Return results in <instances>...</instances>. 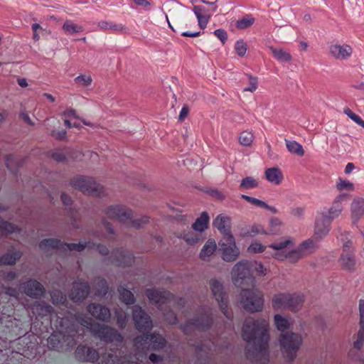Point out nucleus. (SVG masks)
Returning a JSON list of instances; mask_svg holds the SVG:
<instances>
[{
	"label": "nucleus",
	"mask_w": 364,
	"mask_h": 364,
	"mask_svg": "<svg viewBox=\"0 0 364 364\" xmlns=\"http://www.w3.org/2000/svg\"><path fill=\"white\" fill-rule=\"evenodd\" d=\"M249 78V87L244 88V91L245 92H254L257 89V77H254L251 75H247Z\"/></svg>",
	"instance_id": "57"
},
{
	"label": "nucleus",
	"mask_w": 364,
	"mask_h": 364,
	"mask_svg": "<svg viewBox=\"0 0 364 364\" xmlns=\"http://www.w3.org/2000/svg\"><path fill=\"white\" fill-rule=\"evenodd\" d=\"M108 285L105 279H100L97 282L96 292L97 296H104L107 294Z\"/></svg>",
	"instance_id": "50"
},
{
	"label": "nucleus",
	"mask_w": 364,
	"mask_h": 364,
	"mask_svg": "<svg viewBox=\"0 0 364 364\" xmlns=\"http://www.w3.org/2000/svg\"><path fill=\"white\" fill-rule=\"evenodd\" d=\"M21 287L23 292L32 299H40L46 292V289L41 283L33 279H29L21 284Z\"/></svg>",
	"instance_id": "17"
},
{
	"label": "nucleus",
	"mask_w": 364,
	"mask_h": 364,
	"mask_svg": "<svg viewBox=\"0 0 364 364\" xmlns=\"http://www.w3.org/2000/svg\"><path fill=\"white\" fill-rule=\"evenodd\" d=\"M75 82L80 85L87 87L91 85L92 79L90 75H80L75 78Z\"/></svg>",
	"instance_id": "55"
},
{
	"label": "nucleus",
	"mask_w": 364,
	"mask_h": 364,
	"mask_svg": "<svg viewBox=\"0 0 364 364\" xmlns=\"http://www.w3.org/2000/svg\"><path fill=\"white\" fill-rule=\"evenodd\" d=\"M22 256V253L19 250H15L12 253H7L0 257V266L1 265H14L16 261Z\"/></svg>",
	"instance_id": "33"
},
{
	"label": "nucleus",
	"mask_w": 364,
	"mask_h": 364,
	"mask_svg": "<svg viewBox=\"0 0 364 364\" xmlns=\"http://www.w3.org/2000/svg\"><path fill=\"white\" fill-rule=\"evenodd\" d=\"M114 314L117 320V326L121 329L125 328L127 324V314L119 309H116L114 311Z\"/></svg>",
	"instance_id": "49"
},
{
	"label": "nucleus",
	"mask_w": 364,
	"mask_h": 364,
	"mask_svg": "<svg viewBox=\"0 0 364 364\" xmlns=\"http://www.w3.org/2000/svg\"><path fill=\"white\" fill-rule=\"evenodd\" d=\"M17 230H18V228L16 225L7 221H4L0 218V236H4L8 234L16 232Z\"/></svg>",
	"instance_id": "43"
},
{
	"label": "nucleus",
	"mask_w": 364,
	"mask_h": 364,
	"mask_svg": "<svg viewBox=\"0 0 364 364\" xmlns=\"http://www.w3.org/2000/svg\"><path fill=\"white\" fill-rule=\"evenodd\" d=\"M90 291L89 283L83 279H79L73 284L70 299L75 303L81 302L88 296Z\"/></svg>",
	"instance_id": "16"
},
{
	"label": "nucleus",
	"mask_w": 364,
	"mask_h": 364,
	"mask_svg": "<svg viewBox=\"0 0 364 364\" xmlns=\"http://www.w3.org/2000/svg\"><path fill=\"white\" fill-rule=\"evenodd\" d=\"M258 234H267L261 225H254L246 228L242 232V235L245 237H255Z\"/></svg>",
	"instance_id": "44"
},
{
	"label": "nucleus",
	"mask_w": 364,
	"mask_h": 364,
	"mask_svg": "<svg viewBox=\"0 0 364 364\" xmlns=\"http://www.w3.org/2000/svg\"><path fill=\"white\" fill-rule=\"evenodd\" d=\"M267 180L272 184L279 185L283 179L282 171L277 167L269 168L265 171Z\"/></svg>",
	"instance_id": "31"
},
{
	"label": "nucleus",
	"mask_w": 364,
	"mask_h": 364,
	"mask_svg": "<svg viewBox=\"0 0 364 364\" xmlns=\"http://www.w3.org/2000/svg\"><path fill=\"white\" fill-rule=\"evenodd\" d=\"M97 26L104 31L110 30L116 33H127L129 32V29L126 26L112 21H101L98 23Z\"/></svg>",
	"instance_id": "27"
},
{
	"label": "nucleus",
	"mask_w": 364,
	"mask_h": 364,
	"mask_svg": "<svg viewBox=\"0 0 364 364\" xmlns=\"http://www.w3.org/2000/svg\"><path fill=\"white\" fill-rule=\"evenodd\" d=\"M60 335L52 334L48 338V346L50 349L60 350L63 348V344L60 339Z\"/></svg>",
	"instance_id": "47"
},
{
	"label": "nucleus",
	"mask_w": 364,
	"mask_h": 364,
	"mask_svg": "<svg viewBox=\"0 0 364 364\" xmlns=\"http://www.w3.org/2000/svg\"><path fill=\"white\" fill-rule=\"evenodd\" d=\"M4 293L6 295L14 298L16 299V301H17L18 299L19 293L16 288L11 287H4Z\"/></svg>",
	"instance_id": "61"
},
{
	"label": "nucleus",
	"mask_w": 364,
	"mask_h": 364,
	"mask_svg": "<svg viewBox=\"0 0 364 364\" xmlns=\"http://www.w3.org/2000/svg\"><path fill=\"white\" fill-rule=\"evenodd\" d=\"M120 300L126 304H133L135 302V298L133 293L129 289L120 286L118 288Z\"/></svg>",
	"instance_id": "40"
},
{
	"label": "nucleus",
	"mask_w": 364,
	"mask_h": 364,
	"mask_svg": "<svg viewBox=\"0 0 364 364\" xmlns=\"http://www.w3.org/2000/svg\"><path fill=\"white\" fill-rule=\"evenodd\" d=\"M241 198L257 208L264 209V208L267 207V203L266 202L256 198H253L244 194L241 195Z\"/></svg>",
	"instance_id": "51"
},
{
	"label": "nucleus",
	"mask_w": 364,
	"mask_h": 364,
	"mask_svg": "<svg viewBox=\"0 0 364 364\" xmlns=\"http://www.w3.org/2000/svg\"><path fill=\"white\" fill-rule=\"evenodd\" d=\"M320 241L317 240L315 237H312L311 238L304 241L298 247L299 250L301 252L304 256L311 254L314 252L318 247V242Z\"/></svg>",
	"instance_id": "30"
},
{
	"label": "nucleus",
	"mask_w": 364,
	"mask_h": 364,
	"mask_svg": "<svg viewBox=\"0 0 364 364\" xmlns=\"http://www.w3.org/2000/svg\"><path fill=\"white\" fill-rule=\"evenodd\" d=\"M132 318L135 328L139 332L151 331L153 328V323L151 317L139 305L132 308Z\"/></svg>",
	"instance_id": "11"
},
{
	"label": "nucleus",
	"mask_w": 364,
	"mask_h": 364,
	"mask_svg": "<svg viewBox=\"0 0 364 364\" xmlns=\"http://www.w3.org/2000/svg\"><path fill=\"white\" fill-rule=\"evenodd\" d=\"M235 49L239 56L243 57L247 51V45L243 41H237L235 43Z\"/></svg>",
	"instance_id": "58"
},
{
	"label": "nucleus",
	"mask_w": 364,
	"mask_h": 364,
	"mask_svg": "<svg viewBox=\"0 0 364 364\" xmlns=\"http://www.w3.org/2000/svg\"><path fill=\"white\" fill-rule=\"evenodd\" d=\"M70 184L74 188L80 190L85 194L97 197L104 194L103 186L97 183L93 178L87 176H75L71 180Z\"/></svg>",
	"instance_id": "7"
},
{
	"label": "nucleus",
	"mask_w": 364,
	"mask_h": 364,
	"mask_svg": "<svg viewBox=\"0 0 364 364\" xmlns=\"http://www.w3.org/2000/svg\"><path fill=\"white\" fill-rule=\"evenodd\" d=\"M239 141L243 146H250L253 141L252 134L247 131L241 132L239 136Z\"/></svg>",
	"instance_id": "52"
},
{
	"label": "nucleus",
	"mask_w": 364,
	"mask_h": 364,
	"mask_svg": "<svg viewBox=\"0 0 364 364\" xmlns=\"http://www.w3.org/2000/svg\"><path fill=\"white\" fill-rule=\"evenodd\" d=\"M14 312V305H9L8 306H2L0 307V323H1L2 316L10 317ZM6 360V353L0 350V364Z\"/></svg>",
	"instance_id": "36"
},
{
	"label": "nucleus",
	"mask_w": 364,
	"mask_h": 364,
	"mask_svg": "<svg viewBox=\"0 0 364 364\" xmlns=\"http://www.w3.org/2000/svg\"><path fill=\"white\" fill-rule=\"evenodd\" d=\"M63 116L66 118H74V119H80L78 114H77L76 111L73 108H68L66 109L63 113Z\"/></svg>",
	"instance_id": "63"
},
{
	"label": "nucleus",
	"mask_w": 364,
	"mask_h": 364,
	"mask_svg": "<svg viewBox=\"0 0 364 364\" xmlns=\"http://www.w3.org/2000/svg\"><path fill=\"white\" fill-rule=\"evenodd\" d=\"M291 243V240H284L269 245V247L274 250L271 256L278 260L287 259L290 263L297 262L304 255L298 247L287 252L285 248Z\"/></svg>",
	"instance_id": "8"
},
{
	"label": "nucleus",
	"mask_w": 364,
	"mask_h": 364,
	"mask_svg": "<svg viewBox=\"0 0 364 364\" xmlns=\"http://www.w3.org/2000/svg\"><path fill=\"white\" fill-rule=\"evenodd\" d=\"M51 301L53 304H62L67 306L66 296L60 290H53L50 293Z\"/></svg>",
	"instance_id": "45"
},
{
	"label": "nucleus",
	"mask_w": 364,
	"mask_h": 364,
	"mask_svg": "<svg viewBox=\"0 0 364 364\" xmlns=\"http://www.w3.org/2000/svg\"><path fill=\"white\" fill-rule=\"evenodd\" d=\"M331 225V223L326 220L325 218L321 215V217L316 220L314 237H315L317 240L321 241L329 232Z\"/></svg>",
	"instance_id": "25"
},
{
	"label": "nucleus",
	"mask_w": 364,
	"mask_h": 364,
	"mask_svg": "<svg viewBox=\"0 0 364 364\" xmlns=\"http://www.w3.org/2000/svg\"><path fill=\"white\" fill-rule=\"evenodd\" d=\"M274 323L277 328L282 332L279 338L281 350L289 361H292L302 344V337L300 334L293 332L284 333L290 328L291 323L289 319L279 314L274 316Z\"/></svg>",
	"instance_id": "3"
},
{
	"label": "nucleus",
	"mask_w": 364,
	"mask_h": 364,
	"mask_svg": "<svg viewBox=\"0 0 364 364\" xmlns=\"http://www.w3.org/2000/svg\"><path fill=\"white\" fill-rule=\"evenodd\" d=\"M110 262L116 266H130L134 262V255L123 249H117L112 252Z\"/></svg>",
	"instance_id": "18"
},
{
	"label": "nucleus",
	"mask_w": 364,
	"mask_h": 364,
	"mask_svg": "<svg viewBox=\"0 0 364 364\" xmlns=\"http://www.w3.org/2000/svg\"><path fill=\"white\" fill-rule=\"evenodd\" d=\"M336 188L341 191L343 190L353 191V184L348 181L339 178L336 183Z\"/></svg>",
	"instance_id": "56"
},
{
	"label": "nucleus",
	"mask_w": 364,
	"mask_h": 364,
	"mask_svg": "<svg viewBox=\"0 0 364 364\" xmlns=\"http://www.w3.org/2000/svg\"><path fill=\"white\" fill-rule=\"evenodd\" d=\"M82 244L86 245L85 248L86 247L95 248L98 251V252L102 255H107L109 253L108 248L104 245H102V244L95 245V243H92L90 242L82 243Z\"/></svg>",
	"instance_id": "54"
},
{
	"label": "nucleus",
	"mask_w": 364,
	"mask_h": 364,
	"mask_svg": "<svg viewBox=\"0 0 364 364\" xmlns=\"http://www.w3.org/2000/svg\"><path fill=\"white\" fill-rule=\"evenodd\" d=\"M209 222V216L206 212H203L200 216L196 219V222L192 225L193 230L203 232L207 228Z\"/></svg>",
	"instance_id": "37"
},
{
	"label": "nucleus",
	"mask_w": 364,
	"mask_h": 364,
	"mask_svg": "<svg viewBox=\"0 0 364 364\" xmlns=\"http://www.w3.org/2000/svg\"><path fill=\"white\" fill-rule=\"evenodd\" d=\"M86 245L79 243H67L63 242L59 239L48 238L41 240L39 243V247L44 251H50L52 250H59L62 252L65 251H77L81 252L85 249Z\"/></svg>",
	"instance_id": "10"
},
{
	"label": "nucleus",
	"mask_w": 364,
	"mask_h": 364,
	"mask_svg": "<svg viewBox=\"0 0 364 364\" xmlns=\"http://www.w3.org/2000/svg\"><path fill=\"white\" fill-rule=\"evenodd\" d=\"M291 299L290 294L280 293L275 294L272 299V307L276 309H288V301Z\"/></svg>",
	"instance_id": "29"
},
{
	"label": "nucleus",
	"mask_w": 364,
	"mask_h": 364,
	"mask_svg": "<svg viewBox=\"0 0 364 364\" xmlns=\"http://www.w3.org/2000/svg\"><path fill=\"white\" fill-rule=\"evenodd\" d=\"M274 58L279 62L289 63L291 60V55L282 48H277L274 47H269Z\"/></svg>",
	"instance_id": "39"
},
{
	"label": "nucleus",
	"mask_w": 364,
	"mask_h": 364,
	"mask_svg": "<svg viewBox=\"0 0 364 364\" xmlns=\"http://www.w3.org/2000/svg\"><path fill=\"white\" fill-rule=\"evenodd\" d=\"M150 343L152 350H159L166 346L167 341L161 335L154 332L151 333Z\"/></svg>",
	"instance_id": "34"
},
{
	"label": "nucleus",
	"mask_w": 364,
	"mask_h": 364,
	"mask_svg": "<svg viewBox=\"0 0 364 364\" xmlns=\"http://www.w3.org/2000/svg\"><path fill=\"white\" fill-rule=\"evenodd\" d=\"M214 34L223 43H225L228 38L227 32L224 29H217L214 31Z\"/></svg>",
	"instance_id": "62"
},
{
	"label": "nucleus",
	"mask_w": 364,
	"mask_h": 364,
	"mask_svg": "<svg viewBox=\"0 0 364 364\" xmlns=\"http://www.w3.org/2000/svg\"><path fill=\"white\" fill-rule=\"evenodd\" d=\"M345 198V196L343 194L338 195L333 200L332 205L326 212H323L321 213V216L326 218V220H328L330 223L337 218L342 213L343 207L342 202Z\"/></svg>",
	"instance_id": "22"
},
{
	"label": "nucleus",
	"mask_w": 364,
	"mask_h": 364,
	"mask_svg": "<svg viewBox=\"0 0 364 364\" xmlns=\"http://www.w3.org/2000/svg\"><path fill=\"white\" fill-rule=\"evenodd\" d=\"M216 250V242L215 240L209 239L202 248L200 252V258L203 261H208L209 257Z\"/></svg>",
	"instance_id": "32"
},
{
	"label": "nucleus",
	"mask_w": 364,
	"mask_h": 364,
	"mask_svg": "<svg viewBox=\"0 0 364 364\" xmlns=\"http://www.w3.org/2000/svg\"><path fill=\"white\" fill-rule=\"evenodd\" d=\"M252 262L241 261L232 268V280L235 286L242 288L253 287L255 277L252 275Z\"/></svg>",
	"instance_id": "5"
},
{
	"label": "nucleus",
	"mask_w": 364,
	"mask_h": 364,
	"mask_svg": "<svg viewBox=\"0 0 364 364\" xmlns=\"http://www.w3.org/2000/svg\"><path fill=\"white\" fill-rule=\"evenodd\" d=\"M259 185L258 181L252 176L244 178L240 183V189H252L257 188Z\"/></svg>",
	"instance_id": "48"
},
{
	"label": "nucleus",
	"mask_w": 364,
	"mask_h": 364,
	"mask_svg": "<svg viewBox=\"0 0 364 364\" xmlns=\"http://www.w3.org/2000/svg\"><path fill=\"white\" fill-rule=\"evenodd\" d=\"M252 272L255 271L258 275H263L265 274V269L264 268V266L261 263H257L256 262H252Z\"/></svg>",
	"instance_id": "64"
},
{
	"label": "nucleus",
	"mask_w": 364,
	"mask_h": 364,
	"mask_svg": "<svg viewBox=\"0 0 364 364\" xmlns=\"http://www.w3.org/2000/svg\"><path fill=\"white\" fill-rule=\"evenodd\" d=\"M287 150L295 155L302 156L304 155V150L302 146L296 141L285 139Z\"/></svg>",
	"instance_id": "41"
},
{
	"label": "nucleus",
	"mask_w": 364,
	"mask_h": 364,
	"mask_svg": "<svg viewBox=\"0 0 364 364\" xmlns=\"http://www.w3.org/2000/svg\"><path fill=\"white\" fill-rule=\"evenodd\" d=\"M75 356L79 361L95 363L99 359V353L86 345H80L75 350Z\"/></svg>",
	"instance_id": "19"
},
{
	"label": "nucleus",
	"mask_w": 364,
	"mask_h": 364,
	"mask_svg": "<svg viewBox=\"0 0 364 364\" xmlns=\"http://www.w3.org/2000/svg\"><path fill=\"white\" fill-rule=\"evenodd\" d=\"M31 310L33 315L35 316L36 318H46V319L48 321L53 309L50 305L46 304L44 302L35 301L32 304Z\"/></svg>",
	"instance_id": "24"
},
{
	"label": "nucleus",
	"mask_w": 364,
	"mask_h": 364,
	"mask_svg": "<svg viewBox=\"0 0 364 364\" xmlns=\"http://www.w3.org/2000/svg\"><path fill=\"white\" fill-rule=\"evenodd\" d=\"M183 238L188 245H195L199 241L198 236L191 232L184 234Z\"/></svg>",
	"instance_id": "59"
},
{
	"label": "nucleus",
	"mask_w": 364,
	"mask_h": 364,
	"mask_svg": "<svg viewBox=\"0 0 364 364\" xmlns=\"http://www.w3.org/2000/svg\"><path fill=\"white\" fill-rule=\"evenodd\" d=\"M146 296L150 302L157 305L160 310H163V305L167 306L174 300V295L166 290L148 289L146 291Z\"/></svg>",
	"instance_id": "12"
},
{
	"label": "nucleus",
	"mask_w": 364,
	"mask_h": 364,
	"mask_svg": "<svg viewBox=\"0 0 364 364\" xmlns=\"http://www.w3.org/2000/svg\"><path fill=\"white\" fill-rule=\"evenodd\" d=\"M255 22V18L251 14H246L236 22V27L239 29H245L250 27Z\"/></svg>",
	"instance_id": "46"
},
{
	"label": "nucleus",
	"mask_w": 364,
	"mask_h": 364,
	"mask_svg": "<svg viewBox=\"0 0 364 364\" xmlns=\"http://www.w3.org/2000/svg\"><path fill=\"white\" fill-rule=\"evenodd\" d=\"M330 55L338 60L348 59L352 53L353 48L348 44L332 43L328 47Z\"/></svg>",
	"instance_id": "20"
},
{
	"label": "nucleus",
	"mask_w": 364,
	"mask_h": 364,
	"mask_svg": "<svg viewBox=\"0 0 364 364\" xmlns=\"http://www.w3.org/2000/svg\"><path fill=\"white\" fill-rule=\"evenodd\" d=\"M240 303L245 311L251 313L261 311L264 306V296L261 291L252 288H241Z\"/></svg>",
	"instance_id": "6"
},
{
	"label": "nucleus",
	"mask_w": 364,
	"mask_h": 364,
	"mask_svg": "<svg viewBox=\"0 0 364 364\" xmlns=\"http://www.w3.org/2000/svg\"><path fill=\"white\" fill-rule=\"evenodd\" d=\"M87 311L92 316L100 321L109 322L110 320V310L102 304L97 303L89 304L87 306Z\"/></svg>",
	"instance_id": "21"
},
{
	"label": "nucleus",
	"mask_w": 364,
	"mask_h": 364,
	"mask_svg": "<svg viewBox=\"0 0 364 364\" xmlns=\"http://www.w3.org/2000/svg\"><path fill=\"white\" fill-rule=\"evenodd\" d=\"M106 214L110 219H117L120 223L130 224L131 226L135 228H139L149 221V218L146 216L139 219H132V211L124 206L119 205L109 206L107 209Z\"/></svg>",
	"instance_id": "4"
},
{
	"label": "nucleus",
	"mask_w": 364,
	"mask_h": 364,
	"mask_svg": "<svg viewBox=\"0 0 364 364\" xmlns=\"http://www.w3.org/2000/svg\"><path fill=\"white\" fill-rule=\"evenodd\" d=\"M210 286L213 295L215 297L216 301L218 303L220 309L223 314L228 318H230L227 307L228 301L225 296V293L223 291V286L220 281L218 279H211L210 281Z\"/></svg>",
	"instance_id": "14"
},
{
	"label": "nucleus",
	"mask_w": 364,
	"mask_h": 364,
	"mask_svg": "<svg viewBox=\"0 0 364 364\" xmlns=\"http://www.w3.org/2000/svg\"><path fill=\"white\" fill-rule=\"evenodd\" d=\"M360 312V330L358 333L357 339L353 343V350H350L349 355H351L354 350H360L364 343V299L359 301Z\"/></svg>",
	"instance_id": "23"
},
{
	"label": "nucleus",
	"mask_w": 364,
	"mask_h": 364,
	"mask_svg": "<svg viewBox=\"0 0 364 364\" xmlns=\"http://www.w3.org/2000/svg\"><path fill=\"white\" fill-rule=\"evenodd\" d=\"M213 323V318L209 311H205L197 317L188 321L184 324H181L180 328L182 331L189 335L194 330L205 331L208 330Z\"/></svg>",
	"instance_id": "9"
},
{
	"label": "nucleus",
	"mask_w": 364,
	"mask_h": 364,
	"mask_svg": "<svg viewBox=\"0 0 364 364\" xmlns=\"http://www.w3.org/2000/svg\"><path fill=\"white\" fill-rule=\"evenodd\" d=\"M225 242L220 243L222 251V258L225 262L235 261L239 254V249L236 246L235 240L233 235H229L228 237L224 238Z\"/></svg>",
	"instance_id": "15"
},
{
	"label": "nucleus",
	"mask_w": 364,
	"mask_h": 364,
	"mask_svg": "<svg viewBox=\"0 0 364 364\" xmlns=\"http://www.w3.org/2000/svg\"><path fill=\"white\" fill-rule=\"evenodd\" d=\"M213 225L223 234V239L232 235L230 230L231 220L229 217L218 215L213 221Z\"/></svg>",
	"instance_id": "26"
},
{
	"label": "nucleus",
	"mask_w": 364,
	"mask_h": 364,
	"mask_svg": "<svg viewBox=\"0 0 364 364\" xmlns=\"http://www.w3.org/2000/svg\"><path fill=\"white\" fill-rule=\"evenodd\" d=\"M62 28L66 35H73L84 30L83 26L76 24L70 20H66Z\"/></svg>",
	"instance_id": "38"
},
{
	"label": "nucleus",
	"mask_w": 364,
	"mask_h": 364,
	"mask_svg": "<svg viewBox=\"0 0 364 364\" xmlns=\"http://www.w3.org/2000/svg\"><path fill=\"white\" fill-rule=\"evenodd\" d=\"M165 320L171 325L176 324L178 318L175 313L172 310H168L166 313H164Z\"/></svg>",
	"instance_id": "60"
},
{
	"label": "nucleus",
	"mask_w": 364,
	"mask_h": 364,
	"mask_svg": "<svg viewBox=\"0 0 364 364\" xmlns=\"http://www.w3.org/2000/svg\"><path fill=\"white\" fill-rule=\"evenodd\" d=\"M75 320L83 327L87 328L95 337L106 343H114L117 346L124 342L123 336L114 328L95 322L92 318L82 312L74 315Z\"/></svg>",
	"instance_id": "2"
},
{
	"label": "nucleus",
	"mask_w": 364,
	"mask_h": 364,
	"mask_svg": "<svg viewBox=\"0 0 364 364\" xmlns=\"http://www.w3.org/2000/svg\"><path fill=\"white\" fill-rule=\"evenodd\" d=\"M291 299L288 301V309L291 311H297L302 306L304 298L301 294H290Z\"/></svg>",
	"instance_id": "35"
},
{
	"label": "nucleus",
	"mask_w": 364,
	"mask_h": 364,
	"mask_svg": "<svg viewBox=\"0 0 364 364\" xmlns=\"http://www.w3.org/2000/svg\"><path fill=\"white\" fill-rule=\"evenodd\" d=\"M141 333V335L137 336L134 338V343L137 347L144 348L150 343L151 333L150 331Z\"/></svg>",
	"instance_id": "42"
},
{
	"label": "nucleus",
	"mask_w": 364,
	"mask_h": 364,
	"mask_svg": "<svg viewBox=\"0 0 364 364\" xmlns=\"http://www.w3.org/2000/svg\"><path fill=\"white\" fill-rule=\"evenodd\" d=\"M339 262L342 269L348 271L355 270L356 260L354 247L351 241L348 240L343 244Z\"/></svg>",
	"instance_id": "13"
},
{
	"label": "nucleus",
	"mask_w": 364,
	"mask_h": 364,
	"mask_svg": "<svg viewBox=\"0 0 364 364\" xmlns=\"http://www.w3.org/2000/svg\"><path fill=\"white\" fill-rule=\"evenodd\" d=\"M364 215V198L355 199L351 205L353 222H357Z\"/></svg>",
	"instance_id": "28"
},
{
	"label": "nucleus",
	"mask_w": 364,
	"mask_h": 364,
	"mask_svg": "<svg viewBox=\"0 0 364 364\" xmlns=\"http://www.w3.org/2000/svg\"><path fill=\"white\" fill-rule=\"evenodd\" d=\"M267 247L258 241L252 242L247 248L250 253H260L265 252Z\"/></svg>",
	"instance_id": "53"
},
{
	"label": "nucleus",
	"mask_w": 364,
	"mask_h": 364,
	"mask_svg": "<svg viewBox=\"0 0 364 364\" xmlns=\"http://www.w3.org/2000/svg\"><path fill=\"white\" fill-rule=\"evenodd\" d=\"M269 323L264 318L255 319L248 317L245 320L242 330L243 340L252 341V346L245 348L247 359L255 364H267L269 362Z\"/></svg>",
	"instance_id": "1"
}]
</instances>
